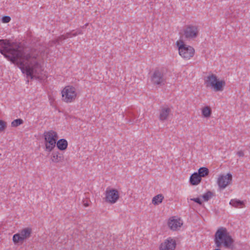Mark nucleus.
<instances>
[{
  "instance_id": "20",
  "label": "nucleus",
  "mask_w": 250,
  "mask_h": 250,
  "mask_svg": "<svg viewBox=\"0 0 250 250\" xmlns=\"http://www.w3.org/2000/svg\"><path fill=\"white\" fill-rule=\"evenodd\" d=\"M209 173V170L208 168L205 167H200L198 169V172H197V174H199V175L202 178L208 175Z\"/></svg>"
},
{
  "instance_id": "13",
  "label": "nucleus",
  "mask_w": 250,
  "mask_h": 250,
  "mask_svg": "<svg viewBox=\"0 0 250 250\" xmlns=\"http://www.w3.org/2000/svg\"><path fill=\"white\" fill-rule=\"evenodd\" d=\"M182 221L180 219H171L168 222L169 227L173 230H176L182 225Z\"/></svg>"
},
{
  "instance_id": "18",
  "label": "nucleus",
  "mask_w": 250,
  "mask_h": 250,
  "mask_svg": "<svg viewBox=\"0 0 250 250\" xmlns=\"http://www.w3.org/2000/svg\"><path fill=\"white\" fill-rule=\"evenodd\" d=\"M229 204L235 208H242L245 206L244 202L237 199H231L229 202Z\"/></svg>"
},
{
  "instance_id": "9",
  "label": "nucleus",
  "mask_w": 250,
  "mask_h": 250,
  "mask_svg": "<svg viewBox=\"0 0 250 250\" xmlns=\"http://www.w3.org/2000/svg\"><path fill=\"white\" fill-rule=\"evenodd\" d=\"M119 198V194L118 190L115 189L107 188L105 191V201L114 204L117 202Z\"/></svg>"
},
{
  "instance_id": "26",
  "label": "nucleus",
  "mask_w": 250,
  "mask_h": 250,
  "mask_svg": "<svg viewBox=\"0 0 250 250\" xmlns=\"http://www.w3.org/2000/svg\"><path fill=\"white\" fill-rule=\"evenodd\" d=\"M71 33V36L72 37H73V36H77L78 35H80V34H83V31L80 29H79L78 30H77L76 31L74 32V31H73Z\"/></svg>"
},
{
  "instance_id": "28",
  "label": "nucleus",
  "mask_w": 250,
  "mask_h": 250,
  "mask_svg": "<svg viewBox=\"0 0 250 250\" xmlns=\"http://www.w3.org/2000/svg\"><path fill=\"white\" fill-rule=\"evenodd\" d=\"M11 20V18L9 16H5L2 17V21L3 23H8Z\"/></svg>"
},
{
  "instance_id": "6",
  "label": "nucleus",
  "mask_w": 250,
  "mask_h": 250,
  "mask_svg": "<svg viewBox=\"0 0 250 250\" xmlns=\"http://www.w3.org/2000/svg\"><path fill=\"white\" fill-rule=\"evenodd\" d=\"M151 82L155 85H165L166 83V76L164 70L161 68H156L151 76Z\"/></svg>"
},
{
  "instance_id": "11",
  "label": "nucleus",
  "mask_w": 250,
  "mask_h": 250,
  "mask_svg": "<svg viewBox=\"0 0 250 250\" xmlns=\"http://www.w3.org/2000/svg\"><path fill=\"white\" fill-rule=\"evenodd\" d=\"M176 245L175 240L168 238L160 245V250H174Z\"/></svg>"
},
{
  "instance_id": "24",
  "label": "nucleus",
  "mask_w": 250,
  "mask_h": 250,
  "mask_svg": "<svg viewBox=\"0 0 250 250\" xmlns=\"http://www.w3.org/2000/svg\"><path fill=\"white\" fill-rule=\"evenodd\" d=\"M13 240L15 243H17L23 241L19 233H16L13 235Z\"/></svg>"
},
{
  "instance_id": "19",
  "label": "nucleus",
  "mask_w": 250,
  "mask_h": 250,
  "mask_svg": "<svg viewBox=\"0 0 250 250\" xmlns=\"http://www.w3.org/2000/svg\"><path fill=\"white\" fill-rule=\"evenodd\" d=\"M164 199V196L161 194H159L157 195L154 196L152 200V203L154 205H158L159 204L161 203L162 202V201Z\"/></svg>"
},
{
  "instance_id": "8",
  "label": "nucleus",
  "mask_w": 250,
  "mask_h": 250,
  "mask_svg": "<svg viewBox=\"0 0 250 250\" xmlns=\"http://www.w3.org/2000/svg\"><path fill=\"white\" fill-rule=\"evenodd\" d=\"M232 180V176L230 173H228L226 175L221 174L219 175L217 181L219 188L220 190L224 189L231 183Z\"/></svg>"
},
{
  "instance_id": "17",
  "label": "nucleus",
  "mask_w": 250,
  "mask_h": 250,
  "mask_svg": "<svg viewBox=\"0 0 250 250\" xmlns=\"http://www.w3.org/2000/svg\"><path fill=\"white\" fill-rule=\"evenodd\" d=\"M32 232V229L29 228H26L22 229L19 233L23 240L29 238Z\"/></svg>"
},
{
  "instance_id": "10",
  "label": "nucleus",
  "mask_w": 250,
  "mask_h": 250,
  "mask_svg": "<svg viewBox=\"0 0 250 250\" xmlns=\"http://www.w3.org/2000/svg\"><path fill=\"white\" fill-rule=\"evenodd\" d=\"M198 27L195 25H188L184 30V36L187 39H192L196 38L198 35Z\"/></svg>"
},
{
  "instance_id": "27",
  "label": "nucleus",
  "mask_w": 250,
  "mask_h": 250,
  "mask_svg": "<svg viewBox=\"0 0 250 250\" xmlns=\"http://www.w3.org/2000/svg\"><path fill=\"white\" fill-rule=\"evenodd\" d=\"M6 126V123L2 120H0V131L4 130Z\"/></svg>"
},
{
  "instance_id": "3",
  "label": "nucleus",
  "mask_w": 250,
  "mask_h": 250,
  "mask_svg": "<svg viewBox=\"0 0 250 250\" xmlns=\"http://www.w3.org/2000/svg\"><path fill=\"white\" fill-rule=\"evenodd\" d=\"M46 151H51L56 146L58 139L57 133L52 130L45 131L43 133Z\"/></svg>"
},
{
  "instance_id": "30",
  "label": "nucleus",
  "mask_w": 250,
  "mask_h": 250,
  "mask_svg": "<svg viewBox=\"0 0 250 250\" xmlns=\"http://www.w3.org/2000/svg\"><path fill=\"white\" fill-rule=\"evenodd\" d=\"M237 154L239 157H243L244 155V152L242 150L238 151Z\"/></svg>"
},
{
  "instance_id": "33",
  "label": "nucleus",
  "mask_w": 250,
  "mask_h": 250,
  "mask_svg": "<svg viewBox=\"0 0 250 250\" xmlns=\"http://www.w3.org/2000/svg\"><path fill=\"white\" fill-rule=\"evenodd\" d=\"M214 250H220V249H216Z\"/></svg>"
},
{
  "instance_id": "21",
  "label": "nucleus",
  "mask_w": 250,
  "mask_h": 250,
  "mask_svg": "<svg viewBox=\"0 0 250 250\" xmlns=\"http://www.w3.org/2000/svg\"><path fill=\"white\" fill-rule=\"evenodd\" d=\"M202 112L205 117L208 118L210 117L211 114V110L210 107L206 106L203 108Z\"/></svg>"
},
{
  "instance_id": "5",
  "label": "nucleus",
  "mask_w": 250,
  "mask_h": 250,
  "mask_svg": "<svg viewBox=\"0 0 250 250\" xmlns=\"http://www.w3.org/2000/svg\"><path fill=\"white\" fill-rule=\"evenodd\" d=\"M176 44L178 47L179 54L184 59L189 60L194 54V49L191 46L186 44L183 41H177Z\"/></svg>"
},
{
  "instance_id": "7",
  "label": "nucleus",
  "mask_w": 250,
  "mask_h": 250,
  "mask_svg": "<svg viewBox=\"0 0 250 250\" xmlns=\"http://www.w3.org/2000/svg\"><path fill=\"white\" fill-rule=\"evenodd\" d=\"M62 94L63 101L66 103L72 102L77 96L75 88L70 86L65 87L62 90Z\"/></svg>"
},
{
  "instance_id": "29",
  "label": "nucleus",
  "mask_w": 250,
  "mask_h": 250,
  "mask_svg": "<svg viewBox=\"0 0 250 250\" xmlns=\"http://www.w3.org/2000/svg\"><path fill=\"white\" fill-rule=\"evenodd\" d=\"M190 200L193 201L200 205L202 204V202H201L199 198H191Z\"/></svg>"
},
{
  "instance_id": "31",
  "label": "nucleus",
  "mask_w": 250,
  "mask_h": 250,
  "mask_svg": "<svg viewBox=\"0 0 250 250\" xmlns=\"http://www.w3.org/2000/svg\"><path fill=\"white\" fill-rule=\"evenodd\" d=\"M132 116H133V114L131 113H129L128 115V117L130 118L129 122L130 123H133V120H131Z\"/></svg>"
},
{
  "instance_id": "4",
  "label": "nucleus",
  "mask_w": 250,
  "mask_h": 250,
  "mask_svg": "<svg viewBox=\"0 0 250 250\" xmlns=\"http://www.w3.org/2000/svg\"><path fill=\"white\" fill-rule=\"evenodd\" d=\"M205 84L207 87H211L215 91H220L223 90L225 82L224 81H219L215 75L211 74L206 78Z\"/></svg>"
},
{
  "instance_id": "12",
  "label": "nucleus",
  "mask_w": 250,
  "mask_h": 250,
  "mask_svg": "<svg viewBox=\"0 0 250 250\" xmlns=\"http://www.w3.org/2000/svg\"><path fill=\"white\" fill-rule=\"evenodd\" d=\"M64 159V156L62 153L59 151H53L51 155V160L55 163L62 162Z\"/></svg>"
},
{
  "instance_id": "1",
  "label": "nucleus",
  "mask_w": 250,
  "mask_h": 250,
  "mask_svg": "<svg viewBox=\"0 0 250 250\" xmlns=\"http://www.w3.org/2000/svg\"><path fill=\"white\" fill-rule=\"evenodd\" d=\"M0 53L8 60L16 63L23 73L33 79L34 75H39L42 68L39 62V52L31 49L28 52L21 43L11 42L8 40H0Z\"/></svg>"
},
{
  "instance_id": "23",
  "label": "nucleus",
  "mask_w": 250,
  "mask_h": 250,
  "mask_svg": "<svg viewBox=\"0 0 250 250\" xmlns=\"http://www.w3.org/2000/svg\"><path fill=\"white\" fill-rule=\"evenodd\" d=\"M23 123V121L21 119H17L16 120H14L11 123V125L13 127H17L21 124H22Z\"/></svg>"
},
{
  "instance_id": "25",
  "label": "nucleus",
  "mask_w": 250,
  "mask_h": 250,
  "mask_svg": "<svg viewBox=\"0 0 250 250\" xmlns=\"http://www.w3.org/2000/svg\"><path fill=\"white\" fill-rule=\"evenodd\" d=\"M213 194L210 191H208L205 194L203 195L202 197L205 201H208L211 198Z\"/></svg>"
},
{
  "instance_id": "15",
  "label": "nucleus",
  "mask_w": 250,
  "mask_h": 250,
  "mask_svg": "<svg viewBox=\"0 0 250 250\" xmlns=\"http://www.w3.org/2000/svg\"><path fill=\"white\" fill-rule=\"evenodd\" d=\"M202 178L197 174V172H194L190 177L189 182L191 185L195 186L198 185Z\"/></svg>"
},
{
  "instance_id": "32",
  "label": "nucleus",
  "mask_w": 250,
  "mask_h": 250,
  "mask_svg": "<svg viewBox=\"0 0 250 250\" xmlns=\"http://www.w3.org/2000/svg\"><path fill=\"white\" fill-rule=\"evenodd\" d=\"M83 205L85 207H88L89 206V204L88 203V201H83Z\"/></svg>"
},
{
  "instance_id": "16",
  "label": "nucleus",
  "mask_w": 250,
  "mask_h": 250,
  "mask_svg": "<svg viewBox=\"0 0 250 250\" xmlns=\"http://www.w3.org/2000/svg\"><path fill=\"white\" fill-rule=\"evenodd\" d=\"M57 147L60 150H65L68 146L67 141L64 139H61L56 141Z\"/></svg>"
},
{
  "instance_id": "14",
  "label": "nucleus",
  "mask_w": 250,
  "mask_h": 250,
  "mask_svg": "<svg viewBox=\"0 0 250 250\" xmlns=\"http://www.w3.org/2000/svg\"><path fill=\"white\" fill-rule=\"evenodd\" d=\"M170 111V109L168 107L162 108L160 112V120L163 121L167 120Z\"/></svg>"
},
{
  "instance_id": "22",
  "label": "nucleus",
  "mask_w": 250,
  "mask_h": 250,
  "mask_svg": "<svg viewBox=\"0 0 250 250\" xmlns=\"http://www.w3.org/2000/svg\"><path fill=\"white\" fill-rule=\"evenodd\" d=\"M72 37L71 33H67L66 35H62L60 36L57 40V42L58 44L60 43V42L65 40L66 38Z\"/></svg>"
},
{
  "instance_id": "2",
  "label": "nucleus",
  "mask_w": 250,
  "mask_h": 250,
  "mask_svg": "<svg viewBox=\"0 0 250 250\" xmlns=\"http://www.w3.org/2000/svg\"><path fill=\"white\" fill-rule=\"evenodd\" d=\"M233 242V239L226 228H220L215 232L214 242L217 248H220L223 245L225 248L231 249Z\"/></svg>"
}]
</instances>
